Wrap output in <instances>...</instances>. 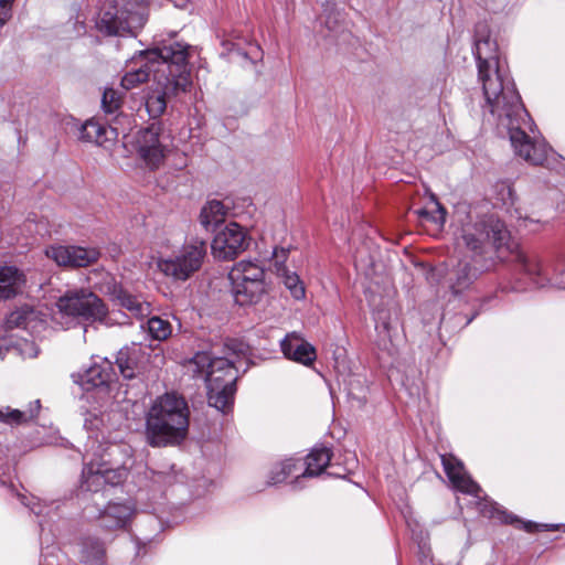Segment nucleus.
I'll return each instance as SVG.
<instances>
[{
	"label": "nucleus",
	"mask_w": 565,
	"mask_h": 565,
	"mask_svg": "<svg viewBox=\"0 0 565 565\" xmlns=\"http://www.w3.org/2000/svg\"><path fill=\"white\" fill-rule=\"evenodd\" d=\"M441 463L449 481L460 492L479 498L481 493L480 486L467 475L465 467L452 455H441Z\"/></svg>",
	"instance_id": "4468645a"
},
{
	"label": "nucleus",
	"mask_w": 565,
	"mask_h": 565,
	"mask_svg": "<svg viewBox=\"0 0 565 565\" xmlns=\"http://www.w3.org/2000/svg\"><path fill=\"white\" fill-rule=\"evenodd\" d=\"M122 104V96L114 88H105L102 98V107L106 114H115Z\"/></svg>",
	"instance_id": "f704fd0d"
},
{
	"label": "nucleus",
	"mask_w": 565,
	"mask_h": 565,
	"mask_svg": "<svg viewBox=\"0 0 565 565\" xmlns=\"http://www.w3.org/2000/svg\"><path fill=\"white\" fill-rule=\"evenodd\" d=\"M134 510L128 504H109L103 514V525L109 529L124 527L129 522Z\"/></svg>",
	"instance_id": "cd10ccee"
},
{
	"label": "nucleus",
	"mask_w": 565,
	"mask_h": 565,
	"mask_svg": "<svg viewBox=\"0 0 565 565\" xmlns=\"http://www.w3.org/2000/svg\"><path fill=\"white\" fill-rule=\"evenodd\" d=\"M473 54L486 99L483 109L489 111L499 128L508 132L514 153L533 166L564 167L565 159L543 139L532 138L525 132L530 116L487 23L476 25Z\"/></svg>",
	"instance_id": "f257e3e1"
},
{
	"label": "nucleus",
	"mask_w": 565,
	"mask_h": 565,
	"mask_svg": "<svg viewBox=\"0 0 565 565\" xmlns=\"http://www.w3.org/2000/svg\"><path fill=\"white\" fill-rule=\"evenodd\" d=\"M174 6L178 7V8H184L186 6V3L189 2V0H174Z\"/></svg>",
	"instance_id": "37998d69"
},
{
	"label": "nucleus",
	"mask_w": 565,
	"mask_h": 565,
	"mask_svg": "<svg viewBox=\"0 0 565 565\" xmlns=\"http://www.w3.org/2000/svg\"><path fill=\"white\" fill-rule=\"evenodd\" d=\"M232 292L239 306L256 303L265 292V282L232 281Z\"/></svg>",
	"instance_id": "5701e85b"
},
{
	"label": "nucleus",
	"mask_w": 565,
	"mask_h": 565,
	"mask_svg": "<svg viewBox=\"0 0 565 565\" xmlns=\"http://www.w3.org/2000/svg\"><path fill=\"white\" fill-rule=\"evenodd\" d=\"M75 380L85 391L107 385L113 377V365L107 359L94 362Z\"/></svg>",
	"instance_id": "6ab92c4d"
},
{
	"label": "nucleus",
	"mask_w": 565,
	"mask_h": 565,
	"mask_svg": "<svg viewBox=\"0 0 565 565\" xmlns=\"http://www.w3.org/2000/svg\"><path fill=\"white\" fill-rule=\"evenodd\" d=\"M13 1L14 0H0V28L11 19Z\"/></svg>",
	"instance_id": "4c0bfd02"
},
{
	"label": "nucleus",
	"mask_w": 565,
	"mask_h": 565,
	"mask_svg": "<svg viewBox=\"0 0 565 565\" xmlns=\"http://www.w3.org/2000/svg\"><path fill=\"white\" fill-rule=\"evenodd\" d=\"M190 49L185 43L173 42L143 53L152 65H157L153 68L157 89L146 98V109L151 118H158L164 113L168 99L178 98L191 90L193 82L188 63Z\"/></svg>",
	"instance_id": "7ed1b4c3"
},
{
	"label": "nucleus",
	"mask_w": 565,
	"mask_h": 565,
	"mask_svg": "<svg viewBox=\"0 0 565 565\" xmlns=\"http://www.w3.org/2000/svg\"><path fill=\"white\" fill-rule=\"evenodd\" d=\"M301 471L300 460H295L292 458L286 459L281 462L276 463L269 475V483L277 484L284 482L288 477L296 476V478L300 477V475H296Z\"/></svg>",
	"instance_id": "7c9ffc66"
},
{
	"label": "nucleus",
	"mask_w": 565,
	"mask_h": 565,
	"mask_svg": "<svg viewBox=\"0 0 565 565\" xmlns=\"http://www.w3.org/2000/svg\"><path fill=\"white\" fill-rule=\"evenodd\" d=\"M45 255L64 267H86L96 263L100 256L97 248L74 245H51L46 247Z\"/></svg>",
	"instance_id": "f8f14e48"
},
{
	"label": "nucleus",
	"mask_w": 565,
	"mask_h": 565,
	"mask_svg": "<svg viewBox=\"0 0 565 565\" xmlns=\"http://www.w3.org/2000/svg\"><path fill=\"white\" fill-rule=\"evenodd\" d=\"M206 252L207 245L204 241L192 239L173 256L157 258L156 267L166 277L185 281L202 267Z\"/></svg>",
	"instance_id": "6e6552de"
},
{
	"label": "nucleus",
	"mask_w": 565,
	"mask_h": 565,
	"mask_svg": "<svg viewBox=\"0 0 565 565\" xmlns=\"http://www.w3.org/2000/svg\"><path fill=\"white\" fill-rule=\"evenodd\" d=\"M494 260L491 258L479 259L473 256L458 260L447 274L446 284L454 295H459L468 289L478 276L492 269Z\"/></svg>",
	"instance_id": "9d476101"
},
{
	"label": "nucleus",
	"mask_w": 565,
	"mask_h": 565,
	"mask_svg": "<svg viewBox=\"0 0 565 565\" xmlns=\"http://www.w3.org/2000/svg\"><path fill=\"white\" fill-rule=\"evenodd\" d=\"M56 308L53 320L63 329L70 328L75 319L102 322L108 312L102 299L85 288L67 290L57 299Z\"/></svg>",
	"instance_id": "423d86ee"
},
{
	"label": "nucleus",
	"mask_w": 565,
	"mask_h": 565,
	"mask_svg": "<svg viewBox=\"0 0 565 565\" xmlns=\"http://www.w3.org/2000/svg\"><path fill=\"white\" fill-rule=\"evenodd\" d=\"M249 242L250 237L246 228L231 222L215 235L211 248L214 257L230 260L246 250Z\"/></svg>",
	"instance_id": "9b49d317"
},
{
	"label": "nucleus",
	"mask_w": 565,
	"mask_h": 565,
	"mask_svg": "<svg viewBox=\"0 0 565 565\" xmlns=\"http://www.w3.org/2000/svg\"><path fill=\"white\" fill-rule=\"evenodd\" d=\"M141 329H146L151 339L163 341L172 333V326L168 320L160 317H151L146 324H141Z\"/></svg>",
	"instance_id": "473e14b6"
},
{
	"label": "nucleus",
	"mask_w": 565,
	"mask_h": 565,
	"mask_svg": "<svg viewBox=\"0 0 565 565\" xmlns=\"http://www.w3.org/2000/svg\"><path fill=\"white\" fill-rule=\"evenodd\" d=\"M452 225L457 246L466 248L476 258H491L495 265L514 253L504 222L495 214L483 213L477 205L457 204Z\"/></svg>",
	"instance_id": "f03ea898"
},
{
	"label": "nucleus",
	"mask_w": 565,
	"mask_h": 565,
	"mask_svg": "<svg viewBox=\"0 0 565 565\" xmlns=\"http://www.w3.org/2000/svg\"><path fill=\"white\" fill-rule=\"evenodd\" d=\"M335 18L332 19L331 18V14L328 15L327 20H326V25L329 30H334L335 29V24L338 23L339 21V18L341 17V13L340 12H335Z\"/></svg>",
	"instance_id": "a19ab883"
},
{
	"label": "nucleus",
	"mask_w": 565,
	"mask_h": 565,
	"mask_svg": "<svg viewBox=\"0 0 565 565\" xmlns=\"http://www.w3.org/2000/svg\"><path fill=\"white\" fill-rule=\"evenodd\" d=\"M222 45L226 49L227 52H232L235 50L236 44L232 41H222Z\"/></svg>",
	"instance_id": "79ce46f5"
},
{
	"label": "nucleus",
	"mask_w": 565,
	"mask_h": 565,
	"mask_svg": "<svg viewBox=\"0 0 565 565\" xmlns=\"http://www.w3.org/2000/svg\"><path fill=\"white\" fill-rule=\"evenodd\" d=\"M228 356L212 358L207 352H196L189 360L195 375L204 374L209 405L222 413L228 412L234 403L238 363L248 354V347L239 341L226 343Z\"/></svg>",
	"instance_id": "20e7f679"
},
{
	"label": "nucleus",
	"mask_w": 565,
	"mask_h": 565,
	"mask_svg": "<svg viewBox=\"0 0 565 565\" xmlns=\"http://www.w3.org/2000/svg\"><path fill=\"white\" fill-rule=\"evenodd\" d=\"M105 548L98 540L87 539L83 542L82 562L92 565H104Z\"/></svg>",
	"instance_id": "2f4dec72"
},
{
	"label": "nucleus",
	"mask_w": 565,
	"mask_h": 565,
	"mask_svg": "<svg viewBox=\"0 0 565 565\" xmlns=\"http://www.w3.org/2000/svg\"><path fill=\"white\" fill-rule=\"evenodd\" d=\"M488 515L492 519H497L500 522L508 524H520L526 532H534L537 529V524L533 522H523L515 515L501 510L497 504H491Z\"/></svg>",
	"instance_id": "72a5a7b5"
},
{
	"label": "nucleus",
	"mask_w": 565,
	"mask_h": 565,
	"mask_svg": "<svg viewBox=\"0 0 565 565\" xmlns=\"http://www.w3.org/2000/svg\"><path fill=\"white\" fill-rule=\"evenodd\" d=\"M18 498L21 503L30 508L34 514L42 515L44 513V507L35 498L28 499L24 494H18Z\"/></svg>",
	"instance_id": "e433bc0d"
},
{
	"label": "nucleus",
	"mask_w": 565,
	"mask_h": 565,
	"mask_svg": "<svg viewBox=\"0 0 565 565\" xmlns=\"http://www.w3.org/2000/svg\"><path fill=\"white\" fill-rule=\"evenodd\" d=\"M228 278L231 281L265 282V270L256 263L242 260L232 268Z\"/></svg>",
	"instance_id": "393cba45"
},
{
	"label": "nucleus",
	"mask_w": 565,
	"mask_h": 565,
	"mask_svg": "<svg viewBox=\"0 0 565 565\" xmlns=\"http://www.w3.org/2000/svg\"><path fill=\"white\" fill-rule=\"evenodd\" d=\"M23 281V274L15 267L6 266L0 268V300L14 297Z\"/></svg>",
	"instance_id": "a878e982"
},
{
	"label": "nucleus",
	"mask_w": 565,
	"mask_h": 565,
	"mask_svg": "<svg viewBox=\"0 0 565 565\" xmlns=\"http://www.w3.org/2000/svg\"><path fill=\"white\" fill-rule=\"evenodd\" d=\"M286 257V249H274V258L278 276L281 277L284 285L290 291L291 296L295 299L300 300L306 296L305 287L299 276L296 273L288 270L284 265Z\"/></svg>",
	"instance_id": "412c9836"
},
{
	"label": "nucleus",
	"mask_w": 565,
	"mask_h": 565,
	"mask_svg": "<svg viewBox=\"0 0 565 565\" xmlns=\"http://www.w3.org/2000/svg\"><path fill=\"white\" fill-rule=\"evenodd\" d=\"M146 352L139 344L122 348L116 358V363L125 379H132L142 369Z\"/></svg>",
	"instance_id": "aec40b11"
},
{
	"label": "nucleus",
	"mask_w": 565,
	"mask_h": 565,
	"mask_svg": "<svg viewBox=\"0 0 565 565\" xmlns=\"http://www.w3.org/2000/svg\"><path fill=\"white\" fill-rule=\"evenodd\" d=\"M280 348L287 359L306 366L311 365L317 359L315 347L306 341L298 332L288 333L280 341Z\"/></svg>",
	"instance_id": "dca6fc26"
},
{
	"label": "nucleus",
	"mask_w": 565,
	"mask_h": 565,
	"mask_svg": "<svg viewBox=\"0 0 565 565\" xmlns=\"http://www.w3.org/2000/svg\"><path fill=\"white\" fill-rule=\"evenodd\" d=\"M41 404L39 399L30 403L29 408L25 411L3 406L0 407V422L11 426L26 424L38 416Z\"/></svg>",
	"instance_id": "bb28decb"
},
{
	"label": "nucleus",
	"mask_w": 565,
	"mask_h": 565,
	"mask_svg": "<svg viewBox=\"0 0 565 565\" xmlns=\"http://www.w3.org/2000/svg\"><path fill=\"white\" fill-rule=\"evenodd\" d=\"M436 207H437L436 214H434L425 209L417 210L415 213L420 218L433 221L434 223H436L438 225H444L446 222V210L439 202H436Z\"/></svg>",
	"instance_id": "c9c22d12"
},
{
	"label": "nucleus",
	"mask_w": 565,
	"mask_h": 565,
	"mask_svg": "<svg viewBox=\"0 0 565 565\" xmlns=\"http://www.w3.org/2000/svg\"><path fill=\"white\" fill-rule=\"evenodd\" d=\"M189 428V408L182 397L167 393L151 406L147 416V440L152 447L181 443Z\"/></svg>",
	"instance_id": "39448f33"
},
{
	"label": "nucleus",
	"mask_w": 565,
	"mask_h": 565,
	"mask_svg": "<svg viewBox=\"0 0 565 565\" xmlns=\"http://www.w3.org/2000/svg\"><path fill=\"white\" fill-rule=\"evenodd\" d=\"M47 320L46 315L28 306L18 308L12 311L4 321L7 331L13 329H22L28 331L31 335L38 337L46 330Z\"/></svg>",
	"instance_id": "ddd939ff"
},
{
	"label": "nucleus",
	"mask_w": 565,
	"mask_h": 565,
	"mask_svg": "<svg viewBox=\"0 0 565 565\" xmlns=\"http://www.w3.org/2000/svg\"><path fill=\"white\" fill-rule=\"evenodd\" d=\"M146 51H140L138 55H135L129 62L130 67L121 78V86L126 90L132 89L138 85L147 82L150 74H153V68L157 65H152L148 58L143 55Z\"/></svg>",
	"instance_id": "a211bd4d"
},
{
	"label": "nucleus",
	"mask_w": 565,
	"mask_h": 565,
	"mask_svg": "<svg viewBox=\"0 0 565 565\" xmlns=\"http://www.w3.org/2000/svg\"><path fill=\"white\" fill-rule=\"evenodd\" d=\"M331 450L327 447L315 448L306 458V469L301 477H317L330 463Z\"/></svg>",
	"instance_id": "c756f323"
},
{
	"label": "nucleus",
	"mask_w": 565,
	"mask_h": 565,
	"mask_svg": "<svg viewBox=\"0 0 565 565\" xmlns=\"http://www.w3.org/2000/svg\"><path fill=\"white\" fill-rule=\"evenodd\" d=\"M24 356L35 358L38 356L39 350L35 348L34 343H25V348L21 350Z\"/></svg>",
	"instance_id": "ea45409f"
},
{
	"label": "nucleus",
	"mask_w": 565,
	"mask_h": 565,
	"mask_svg": "<svg viewBox=\"0 0 565 565\" xmlns=\"http://www.w3.org/2000/svg\"><path fill=\"white\" fill-rule=\"evenodd\" d=\"M116 131L113 128H108L95 119L86 120L81 128V139L94 142L98 146H105L107 141L116 137Z\"/></svg>",
	"instance_id": "b1692460"
},
{
	"label": "nucleus",
	"mask_w": 565,
	"mask_h": 565,
	"mask_svg": "<svg viewBox=\"0 0 565 565\" xmlns=\"http://www.w3.org/2000/svg\"><path fill=\"white\" fill-rule=\"evenodd\" d=\"M554 285L558 288L565 289V264L557 270L554 277Z\"/></svg>",
	"instance_id": "58836bf2"
},
{
	"label": "nucleus",
	"mask_w": 565,
	"mask_h": 565,
	"mask_svg": "<svg viewBox=\"0 0 565 565\" xmlns=\"http://www.w3.org/2000/svg\"><path fill=\"white\" fill-rule=\"evenodd\" d=\"M114 10L103 11L96 23L107 35L136 36L148 19L146 0H121L120 8Z\"/></svg>",
	"instance_id": "0eeeda50"
},
{
	"label": "nucleus",
	"mask_w": 565,
	"mask_h": 565,
	"mask_svg": "<svg viewBox=\"0 0 565 565\" xmlns=\"http://www.w3.org/2000/svg\"><path fill=\"white\" fill-rule=\"evenodd\" d=\"M124 471L113 470L106 467L104 462H86L82 471V489L97 492L104 483H118Z\"/></svg>",
	"instance_id": "2eb2a0df"
},
{
	"label": "nucleus",
	"mask_w": 565,
	"mask_h": 565,
	"mask_svg": "<svg viewBox=\"0 0 565 565\" xmlns=\"http://www.w3.org/2000/svg\"><path fill=\"white\" fill-rule=\"evenodd\" d=\"M108 295L116 306L126 309L131 317L142 319L151 312V306L148 301L140 295L129 292L121 285H113L108 290Z\"/></svg>",
	"instance_id": "f3484780"
},
{
	"label": "nucleus",
	"mask_w": 565,
	"mask_h": 565,
	"mask_svg": "<svg viewBox=\"0 0 565 565\" xmlns=\"http://www.w3.org/2000/svg\"><path fill=\"white\" fill-rule=\"evenodd\" d=\"M228 207L218 200L207 201L201 209L199 221L207 232H214L227 216Z\"/></svg>",
	"instance_id": "4be33fe9"
},
{
	"label": "nucleus",
	"mask_w": 565,
	"mask_h": 565,
	"mask_svg": "<svg viewBox=\"0 0 565 565\" xmlns=\"http://www.w3.org/2000/svg\"><path fill=\"white\" fill-rule=\"evenodd\" d=\"M516 268L525 274L534 285L544 286V279L541 278L542 266L536 256H529L522 252L516 250L514 254Z\"/></svg>",
	"instance_id": "c85d7f7f"
},
{
	"label": "nucleus",
	"mask_w": 565,
	"mask_h": 565,
	"mask_svg": "<svg viewBox=\"0 0 565 565\" xmlns=\"http://www.w3.org/2000/svg\"><path fill=\"white\" fill-rule=\"evenodd\" d=\"M159 125L151 126L138 131L136 137V150L147 168L157 170L163 163L169 146L166 138L161 136Z\"/></svg>",
	"instance_id": "1a4fd4ad"
}]
</instances>
